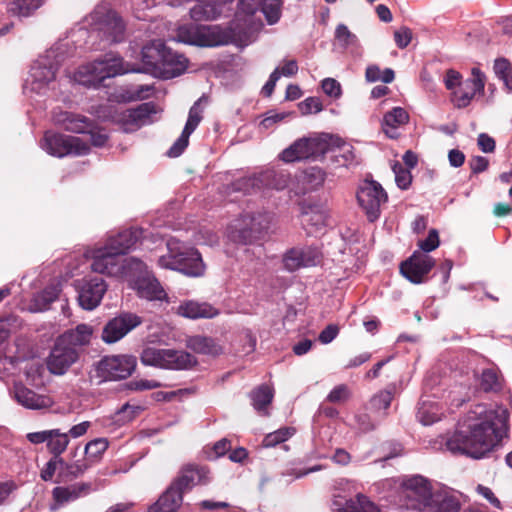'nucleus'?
Returning <instances> with one entry per match:
<instances>
[{"instance_id":"1","label":"nucleus","mask_w":512,"mask_h":512,"mask_svg":"<svg viewBox=\"0 0 512 512\" xmlns=\"http://www.w3.org/2000/svg\"><path fill=\"white\" fill-rule=\"evenodd\" d=\"M508 420L509 412L503 406L477 404L464 416L460 429L447 437L445 446L454 454L483 458L507 434Z\"/></svg>"},{"instance_id":"2","label":"nucleus","mask_w":512,"mask_h":512,"mask_svg":"<svg viewBox=\"0 0 512 512\" xmlns=\"http://www.w3.org/2000/svg\"><path fill=\"white\" fill-rule=\"evenodd\" d=\"M142 61L146 72L162 79L181 75L188 64L184 55L173 52L160 39L153 40L143 47Z\"/></svg>"},{"instance_id":"3","label":"nucleus","mask_w":512,"mask_h":512,"mask_svg":"<svg viewBox=\"0 0 512 512\" xmlns=\"http://www.w3.org/2000/svg\"><path fill=\"white\" fill-rule=\"evenodd\" d=\"M127 72L121 57L108 53L103 58L82 65L74 73V81L86 87H99L107 78Z\"/></svg>"},{"instance_id":"4","label":"nucleus","mask_w":512,"mask_h":512,"mask_svg":"<svg viewBox=\"0 0 512 512\" xmlns=\"http://www.w3.org/2000/svg\"><path fill=\"white\" fill-rule=\"evenodd\" d=\"M167 248L168 253L158 259L160 267L176 270L190 277H199L204 274L205 265L197 250L174 241H169Z\"/></svg>"},{"instance_id":"5","label":"nucleus","mask_w":512,"mask_h":512,"mask_svg":"<svg viewBox=\"0 0 512 512\" xmlns=\"http://www.w3.org/2000/svg\"><path fill=\"white\" fill-rule=\"evenodd\" d=\"M68 43H56L39 57L30 70V87L36 93H42L45 86L55 79L56 71L67 57Z\"/></svg>"},{"instance_id":"6","label":"nucleus","mask_w":512,"mask_h":512,"mask_svg":"<svg viewBox=\"0 0 512 512\" xmlns=\"http://www.w3.org/2000/svg\"><path fill=\"white\" fill-rule=\"evenodd\" d=\"M86 22L105 44L119 43L125 38L122 19L106 5L97 6L86 18Z\"/></svg>"},{"instance_id":"7","label":"nucleus","mask_w":512,"mask_h":512,"mask_svg":"<svg viewBox=\"0 0 512 512\" xmlns=\"http://www.w3.org/2000/svg\"><path fill=\"white\" fill-rule=\"evenodd\" d=\"M141 363L166 370H188L197 365L195 356L184 350L145 347L140 354Z\"/></svg>"},{"instance_id":"8","label":"nucleus","mask_w":512,"mask_h":512,"mask_svg":"<svg viewBox=\"0 0 512 512\" xmlns=\"http://www.w3.org/2000/svg\"><path fill=\"white\" fill-rule=\"evenodd\" d=\"M126 281L136 290L137 295L149 301L168 302L167 293L158 279L148 270L147 265L141 260L133 261L128 266Z\"/></svg>"},{"instance_id":"9","label":"nucleus","mask_w":512,"mask_h":512,"mask_svg":"<svg viewBox=\"0 0 512 512\" xmlns=\"http://www.w3.org/2000/svg\"><path fill=\"white\" fill-rule=\"evenodd\" d=\"M173 40L197 46H220L228 43L229 35L215 25H182Z\"/></svg>"},{"instance_id":"10","label":"nucleus","mask_w":512,"mask_h":512,"mask_svg":"<svg viewBox=\"0 0 512 512\" xmlns=\"http://www.w3.org/2000/svg\"><path fill=\"white\" fill-rule=\"evenodd\" d=\"M272 215L267 212L244 214L231 227L230 238L237 243L251 244L260 240L267 232Z\"/></svg>"},{"instance_id":"11","label":"nucleus","mask_w":512,"mask_h":512,"mask_svg":"<svg viewBox=\"0 0 512 512\" xmlns=\"http://www.w3.org/2000/svg\"><path fill=\"white\" fill-rule=\"evenodd\" d=\"M332 142L333 136L329 134L301 138L282 151L281 159L287 163L305 159L316 160L328 153Z\"/></svg>"},{"instance_id":"12","label":"nucleus","mask_w":512,"mask_h":512,"mask_svg":"<svg viewBox=\"0 0 512 512\" xmlns=\"http://www.w3.org/2000/svg\"><path fill=\"white\" fill-rule=\"evenodd\" d=\"M434 493L428 479L421 475H414L403 481L400 498L407 509L425 512Z\"/></svg>"},{"instance_id":"13","label":"nucleus","mask_w":512,"mask_h":512,"mask_svg":"<svg viewBox=\"0 0 512 512\" xmlns=\"http://www.w3.org/2000/svg\"><path fill=\"white\" fill-rule=\"evenodd\" d=\"M137 260L133 257L123 259L115 250L105 245L93 251L91 269L96 273L120 277L126 281L128 266Z\"/></svg>"},{"instance_id":"14","label":"nucleus","mask_w":512,"mask_h":512,"mask_svg":"<svg viewBox=\"0 0 512 512\" xmlns=\"http://www.w3.org/2000/svg\"><path fill=\"white\" fill-rule=\"evenodd\" d=\"M41 147L48 154L59 158L86 155L90 150L88 143L79 137L52 132L45 133Z\"/></svg>"},{"instance_id":"15","label":"nucleus","mask_w":512,"mask_h":512,"mask_svg":"<svg viewBox=\"0 0 512 512\" xmlns=\"http://www.w3.org/2000/svg\"><path fill=\"white\" fill-rule=\"evenodd\" d=\"M357 200L370 222L376 221L381 214V206L388 200V195L380 183L365 180L357 191Z\"/></svg>"},{"instance_id":"16","label":"nucleus","mask_w":512,"mask_h":512,"mask_svg":"<svg viewBox=\"0 0 512 512\" xmlns=\"http://www.w3.org/2000/svg\"><path fill=\"white\" fill-rule=\"evenodd\" d=\"M136 368V358L130 355L104 357L97 365V373L105 381L125 379Z\"/></svg>"},{"instance_id":"17","label":"nucleus","mask_w":512,"mask_h":512,"mask_svg":"<svg viewBox=\"0 0 512 512\" xmlns=\"http://www.w3.org/2000/svg\"><path fill=\"white\" fill-rule=\"evenodd\" d=\"M486 76L477 67L471 70V77L462 80L459 87L451 94V101L454 106L461 109L467 107L477 94H484Z\"/></svg>"},{"instance_id":"18","label":"nucleus","mask_w":512,"mask_h":512,"mask_svg":"<svg viewBox=\"0 0 512 512\" xmlns=\"http://www.w3.org/2000/svg\"><path fill=\"white\" fill-rule=\"evenodd\" d=\"M108 288L101 277L83 278L76 282L79 305L85 310H93L99 306Z\"/></svg>"},{"instance_id":"19","label":"nucleus","mask_w":512,"mask_h":512,"mask_svg":"<svg viewBox=\"0 0 512 512\" xmlns=\"http://www.w3.org/2000/svg\"><path fill=\"white\" fill-rule=\"evenodd\" d=\"M141 323L142 319L138 315L130 312L121 313L106 323L102 331V340L108 344L115 343Z\"/></svg>"},{"instance_id":"20","label":"nucleus","mask_w":512,"mask_h":512,"mask_svg":"<svg viewBox=\"0 0 512 512\" xmlns=\"http://www.w3.org/2000/svg\"><path fill=\"white\" fill-rule=\"evenodd\" d=\"M321 260L322 254L316 247H294L284 254L283 265L287 271L294 272L302 267L316 266Z\"/></svg>"},{"instance_id":"21","label":"nucleus","mask_w":512,"mask_h":512,"mask_svg":"<svg viewBox=\"0 0 512 512\" xmlns=\"http://www.w3.org/2000/svg\"><path fill=\"white\" fill-rule=\"evenodd\" d=\"M435 261L432 257L415 251L409 259L400 266L402 275L414 284H420L424 281L426 275L434 267Z\"/></svg>"},{"instance_id":"22","label":"nucleus","mask_w":512,"mask_h":512,"mask_svg":"<svg viewBox=\"0 0 512 512\" xmlns=\"http://www.w3.org/2000/svg\"><path fill=\"white\" fill-rule=\"evenodd\" d=\"M78 357L79 351L75 347H70L57 339L48 357L47 367L51 373L62 375Z\"/></svg>"},{"instance_id":"23","label":"nucleus","mask_w":512,"mask_h":512,"mask_svg":"<svg viewBox=\"0 0 512 512\" xmlns=\"http://www.w3.org/2000/svg\"><path fill=\"white\" fill-rule=\"evenodd\" d=\"M204 97L199 98L189 110L188 119L179 138L174 142L167 154L169 157L180 156L189 144V137L195 131L203 118L200 104Z\"/></svg>"},{"instance_id":"24","label":"nucleus","mask_w":512,"mask_h":512,"mask_svg":"<svg viewBox=\"0 0 512 512\" xmlns=\"http://www.w3.org/2000/svg\"><path fill=\"white\" fill-rule=\"evenodd\" d=\"M204 97L199 98L189 110L188 119L179 138L174 142L167 154L169 157L180 156L189 144V137L195 131L203 118L200 104Z\"/></svg>"},{"instance_id":"25","label":"nucleus","mask_w":512,"mask_h":512,"mask_svg":"<svg viewBox=\"0 0 512 512\" xmlns=\"http://www.w3.org/2000/svg\"><path fill=\"white\" fill-rule=\"evenodd\" d=\"M301 224L308 235L321 233L328 225V211L321 204L303 203L301 206Z\"/></svg>"},{"instance_id":"26","label":"nucleus","mask_w":512,"mask_h":512,"mask_svg":"<svg viewBox=\"0 0 512 512\" xmlns=\"http://www.w3.org/2000/svg\"><path fill=\"white\" fill-rule=\"evenodd\" d=\"M275 176V172L270 170L261 172L259 174L244 176L232 182L229 189L233 192H242L244 194H250L260 190L263 187L281 189L282 186L272 182Z\"/></svg>"},{"instance_id":"27","label":"nucleus","mask_w":512,"mask_h":512,"mask_svg":"<svg viewBox=\"0 0 512 512\" xmlns=\"http://www.w3.org/2000/svg\"><path fill=\"white\" fill-rule=\"evenodd\" d=\"M156 113V105L153 102L142 103L136 108L125 110L120 121L126 132L135 131L152 122L151 116Z\"/></svg>"},{"instance_id":"28","label":"nucleus","mask_w":512,"mask_h":512,"mask_svg":"<svg viewBox=\"0 0 512 512\" xmlns=\"http://www.w3.org/2000/svg\"><path fill=\"white\" fill-rule=\"evenodd\" d=\"M210 480L209 471L205 467L188 465L184 467L180 475L172 482L182 493L189 491L197 484H206Z\"/></svg>"},{"instance_id":"29","label":"nucleus","mask_w":512,"mask_h":512,"mask_svg":"<svg viewBox=\"0 0 512 512\" xmlns=\"http://www.w3.org/2000/svg\"><path fill=\"white\" fill-rule=\"evenodd\" d=\"M53 119L56 124L73 133H86L93 127L89 118L68 111H55Z\"/></svg>"},{"instance_id":"30","label":"nucleus","mask_w":512,"mask_h":512,"mask_svg":"<svg viewBox=\"0 0 512 512\" xmlns=\"http://www.w3.org/2000/svg\"><path fill=\"white\" fill-rule=\"evenodd\" d=\"M177 314L188 319H211L219 315V310L207 302L187 300L178 306Z\"/></svg>"},{"instance_id":"31","label":"nucleus","mask_w":512,"mask_h":512,"mask_svg":"<svg viewBox=\"0 0 512 512\" xmlns=\"http://www.w3.org/2000/svg\"><path fill=\"white\" fill-rule=\"evenodd\" d=\"M197 3L190 9L191 18L195 21L214 20L222 13V6L234 0H195Z\"/></svg>"},{"instance_id":"32","label":"nucleus","mask_w":512,"mask_h":512,"mask_svg":"<svg viewBox=\"0 0 512 512\" xmlns=\"http://www.w3.org/2000/svg\"><path fill=\"white\" fill-rule=\"evenodd\" d=\"M333 512H382L365 495L359 493L355 499L335 498L332 502Z\"/></svg>"},{"instance_id":"33","label":"nucleus","mask_w":512,"mask_h":512,"mask_svg":"<svg viewBox=\"0 0 512 512\" xmlns=\"http://www.w3.org/2000/svg\"><path fill=\"white\" fill-rule=\"evenodd\" d=\"M13 391L16 401L28 409L48 408L52 404L49 397L39 395L22 384H15Z\"/></svg>"},{"instance_id":"34","label":"nucleus","mask_w":512,"mask_h":512,"mask_svg":"<svg viewBox=\"0 0 512 512\" xmlns=\"http://www.w3.org/2000/svg\"><path fill=\"white\" fill-rule=\"evenodd\" d=\"M142 233V230L137 228L124 230L115 236H111L106 246L122 256L135 246L142 237Z\"/></svg>"},{"instance_id":"35","label":"nucleus","mask_w":512,"mask_h":512,"mask_svg":"<svg viewBox=\"0 0 512 512\" xmlns=\"http://www.w3.org/2000/svg\"><path fill=\"white\" fill-rule=\"evenodd\" d=\"M183 500V493L173 484L149 507L148 512H176Z\"/></svg>"},{"instance_id":"36","label":"nucleus","mask_w":512,"mask_h":512,"mask_svg":"<svg viewBox=\"0 0 512 512\" xmlns=\"http://www.w3.org/2000/svg\"><path fill=\"white\" fill-rule=\"evenodd\" d=\"M408 120V113L401 107H395L384 115L382 130L389 138L396 139L399 136L398 128L406 124Z\"/></svg>"},{"instance_id":"37","label":"nucleus","mask_w":512,"mask_h":512,"mask_svg":"<svg viewBox=\"0 0 512 512\" xmlns=\"http://www.w3.org/2000/svg\"><path fill=\"white\" fill-rule=\"evenodd\" d=\"M91 491V484L76 483L67 487L58 486L52 491L53 499L57 504H64L74 501L79 497L86 496Z\"/></svg>"},{"instance_id":"38","label":"nucleus","mask_w":512,"mask_h":512,"mask_svg":"<svg viewBox=\"0 0 512 512\" xmlns=\"http://www.w3.org/2000/svg\"><path fill=\"white\" fill-rule=\"evenodd\" d=\"M250 400L255 411L261 416H268L269 407L274 397V390L262 384L250 392Z\"/></svg>"},{"instance_id":"39","label":"nucleus","mask_w":512,"mask_h":512,"mask_svg":"<svg viewBox=\"0 0 512 512\" xmlns=\"http://www.w3.org/2000/svg\"><path fill=\"white\" fill-rule=\"evenodd\" d=\"M93 329L87 324H79L75 329H71L62 334L58 339L62 343L75 347L78 351L79 348L89 344Z\"/></svg>"},{"instance_id":"40","label":"nucleus","mask_w":512,"mask_h":512,"mask_svg":"<svg viewBox=\"0 0 512 512\" xmlns=\"http://www.w3.org/2000/svg\"><path fill=\"white\" fill-rule=\"evenodd\" d=\"M187 348L195 353L217 356L222 353L221 346L211 337L195 335L186 340Z\"/></svg>"},{"instance_id":"41","label":"nucleus","mask_w":512,"mask_h":512,"mask_svg":"<svg viewBox=\"0 0 512 512\" xmlns=\"http://www.w3.org/2000/svg\"><path fill=\"white\" fill-rule=\"evenodd\" d=\"M459 510L460 502L457 497L446 491H437L425 512H459Z\"/></svg>"},{"instance_id":"42","label":"nucleus","mask_w":512,"mask_h":512,"mask_svg":"<svg viewBox=\"0 0 512 512\" xmlns=\"http://www.w3.org/2000/svg\"><path fill=\"white\" fill-rule=\"evenodd\" d=\"M339 138L333 137V142L328 152H332L333 162L338 166L347 167L355 160L354 149L351 145L340 143Z\"/></svg>"},{"instance_id":"43","label":"nucleus","mask_w":512,"mask_h":512,"mask_svg":"<svg viewBox=\"0 0 512 512\" xmlns=\"http://www.w3.org/2000/svg\"><path fill=\"white\" fill-rule=\"evenodd\" d=\"M442 408L434 401L422 399L417 410V418L423 425H431L441 419Z\"/></svg>"},{"instance_id":"44","label":"nucleus","mask_w":512,"mask_h":512,"mask_svg":"<svg viewBox=\"0 0 512 512\" xmlns=\"http://www.w3.org/2000/svg\"><path fill=\"white\" fill-rule=\"evenodd\" d=\"M325 177L326 173L321 168L313 166L302 171L299 180L306 190H314L324 183Z\"/></svg>"},{"instance_id":"45","label":"nucleus","mask_w":512,"mask_h":512,"mask_svg":"<svg viewBox=\"0 0 512 512\" xmlns=\"http://www.w3.org/2000/svg\"><path fill=\"white\" fill-rule=\"evenodd\" d=\"M68 444V434L61 433L59 429H52L46 446L48 451L53 455L52 457H61V454L67 449Z\"/></svg>"},{"instance_id":"46","label":"nucleus","mask_w":512,"mask_h":512,"mask_svg":"<svg viewBox=\"0 0 512 512\" xmlns=\"http://www.w3.org/2000/svg\"><path fill=\"white\" fill-rule=\"evenodd\" d=\"M395 78V73L391 68H386L383 71L377 65H369L365 71V79L367 82L373 83L381 81L383 83H391Z\"/></svg>"},{"instance_id":"47","label":"nucleus","mask_w":512,"mask_h":512,"mask_svg":"<svg viewBox=\"0 0 512 512\" xmlns=\"http://www.w3.org/2000/svg\"><path fill=\"white\" fill-rule=\"evenodd\" d=\"M480 388L484 392H497L501 389L498 373L492 368L484 369L480 376Z\"/></svg>"},{"instance_id":"48","label":"nucleus","mask_w":512,"mask_h":512,"mask_svg":"<svg viewBox=\"0 0 512 512\" xmlns=\"http://www.w3.org/2000/svg\"><path fill=\"white\" fill-rule=\"evenodd\" d=\"M60 293L58 285H49L35 298L36 309L39 311L46 310L48 306L55 301Z\"/></svg>"},{"instance_id":"49","label":"nucleus","mask_w":512,"mask_h":512,"mask_svg":"<svg viewBox=\"0 0 512 512\" xmlns=\"http://www.w3.org/2000/svg\"><path fill=\"white\" fill-rule=\"evenodd\" d=\"M260 6L269 24L278 22L281 16V0H260Z\"/></svg>"},{"instance_id":"50","label":"nucleus","mask_w":512,"mask_h":512,"mask_svg":"<svg viewBox=\"0 0 512 512\" xmlns=\"http://www.w3.org/2000/svg\"><path fill=\"white\" fill-rule=\"evenodd\" d=\"M295 433L293 428L283 427L274 432L267 434L262 442L263 447H274L280 443L287 441Z\"/></svg>"},{"instance_id":"51","label":"nucleus","mask_w":512,"mask_h":512,"mask_svg":"<svg viewBox=\"0 0 512 512\" xmlns=\"http://www.w3.org/2000/svg\"><path fill=\"white\" fill-rule=\"evenodd\" d=\"M335 38L344 48H359V41L355 34L351 33L344 24H339L335 30Z\"/></svg>"},{"instance_id":"52","label":"nucleus","mask_w":512,"mask_h":512,"mask_svg":"<svg viewBox=\"0 0 512 512\" xmlns=\"http://www.w3.org/2000/svg\"><path fill=\"white\" fill-rule=\"evenodd\" d=\"M43 0H15L10 8L11 12L18 16H29L33 11L38 9Z\"/></svg>"},{"instance_id":"53","label":"nucleus","mask_w":512,"mask_h":512,"mask_svg":"<svg viewBox=\"0 0 512 512\" xmlns=\"http://www.w3.org/2000/svg\"><path fill=\"white\" fill-rule=\"evenodd\" d=\"M106 438H97L88 442L85 446V454L90 460H97L108 448Z\"/></svg>"},{"instance_id":"54","label":"nucleus","mask_w":512,"mask_h":512,"mask_svg":"<svg viewBox=\"0 0 512 512\" xmlns=\"http://www.w3.org/2000/svg\"><path fill=\"white\" fill-rule=\"evenodd\" d=\"M64 472L63 474L70 478L74 479L84 474V472L90 467V464L87 460H78L71 464H67L64 462Z\"/></svg>"},{"instance_id":"55","label":"nucleus","mask_w":512,"mask_h":512,"mask_svg":"<svg viewBox=\"0 0 512 512\" xmlns=\"http://www.w3.org/2000/svg\"><path fill=\"white\" fill-rule=\"evenodd\" d=\"M393 172L397 186L402 190L407 189L412 181L410 171L405 169L400 163H395L393 165Z\"/></svg>"},{"instance_id":"56","label":"nucleus","mask_w":512,"mask_h":512,"mask_svg":"<svg viewBox=\"0 0 512 512\" xmlns=\"http://www.w3.org/2000/svg\"><path fill=\"white\" fill-rule=\"evenodd\" d=\"M393 399V393L390 390H383L380 391L378 394L374 395L371 400L370 404L373 409L375 410H386Z\"/></svg>"},{"instance_id":"57","label":"nucleus","mask_w":512,"mask_h":512,"mask_svg":"<svg viewBox=\"0 0 512 512\" xmlns=\"http://www.w3.org/2000/svg\"><path fill=\"white\" fill-rule=\"evenodd\" d=\"M64 460L61 457H52L45 465V467L41 470L40 477L43 481H50L58 466L63 467Z\"/></svg>"},{"instance_id":"58","label":"nucleus","mask_w":512,"mask_h":512,"mask_svg":"<svg viewBox=\"0 0 512 512\" xmlns=\"http://www.w3.org/2000/svg\"><path fill=\"white\" fill-rule=\"evenodd\" d=\"M351 393L347 385L340 384L335 386L327 396L331 403H342L350 397Z\"/></svg>"},{"instance_id":"59","label":"nucleus","mask_w":512,"mask_h":512,"mask_svg":"<svg viewBox=\"0 0 512 512\" xmlns=\"http://www.w3.org/2000/svg\"><path fill=\"white\" fill-rule=\"evenodd\" d=\"M439 243L438 231L436 229H431L427 238L418 242V246L423 252L429 253L435 250L439 246Z\"/></svg>"},{"instance_id":"60","label":"nucleus","mask_w":512,"mask_h":512,"mask_svg":"<svg viewBox=\"0 0 512 512\" xmlns=\"http://www.w3.org/2000/svg\"><path fill=\"white\" fill-rule=\"evenodd\" d=\"M321 87L323 92L329 97L339 98L342 94L341 85L334 78H325L322 80Z\"/></svg>"},{"instance_id":"61","label":"nucleus","mask_w":512,"mask_h":512,"mask_svg":"<svg viewBox=\"0 0 512 512\" xmlns=\"http://www.w3.org/2000/svg\"><path fill=\"white\" fill-rule=\"evenodd\" d=\"M411 39L412 31L406 26H403L394 32L395 43L400 49L406 48L410 44Z\"/></svg>"},{"instance_id":"62","label":"nucleus","mask_w":512,"mask_h":512,"mask_svg":"<svg viewBox=\"0 0 512 512\" xmlns=\"http://www.w3.org/2000/svg\"><path fill=\"white\" fill-rule=\"evenodd\" d=\"M162 384L155 380L136 379L129 383V388L136 391L151 390L161 387Z\"/></svg>"},{"instance_id":"63","label":"nucleus","mask_w":512,"mask_h":512,"mask_svg":"<svg viewBox=\"0 0 512 512\" xmlns=\"http://www.w3.org/2000/svg\"><path fill=\"white\" fill-rule=\"evenodd\" d=\"M462 82L461 74L453 69H449L444 77V83L448 90H456Z\"/></svg>"},{"instance_id":"64","label":"nucleus","mask_w":512,"mask_h":512,"mask_svg":"<svg viewBox=\"0 0 512 512\" xmlns=\"http://www.w3.org/2000/svg\"><path fill=\"white\" fill-rule=\"evenodd\" d=\"M493 70L495 75L503 80L504 77L512 70L510 62L505 58H498L494 61Z\"/></svg>"}]
</instances>
